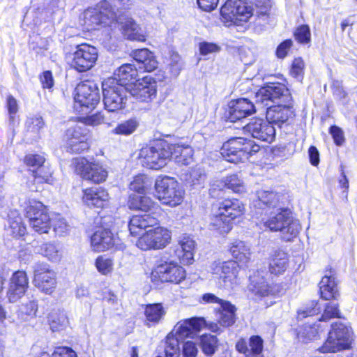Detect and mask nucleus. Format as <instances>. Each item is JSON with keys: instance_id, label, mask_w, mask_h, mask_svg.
Wrapping results in <instances>:
<instances>
[{"instance_id": "nucleus-34", "label": "nucleus", "mask_w": 357, "mask_h": 357, "mask_svg": "<svg viewBox=\"0 0 357 357\" xmlns=\"http://www.w3.org/2000/svg\"><path fill=\"white\" fill-rule=\"evenodd\" d=\"M138 75L137 68L130 63H126L121 66L114 73L115 77L110 79H115L119 84H123V86L130 88V85H133L132 83L135 80Z\"/></svg>"}, {"instance_id": "nucleus-60", "label": "nucleus", "mask_w": 357, "mask_h": 357, "mask_svg": "<svg viewBox=\"0 0 357 357\" xmlns=\"http://www.w3.org/2000/svg\"><path fill=\"white\" fill-rule=\"evenodd\" d=\"M199 50L200 54L206 56L220 52V47L216 43L204 41L199 44Z\"/></svg>"}, {"instance_id": "nucleus-25", "label": "nucleus", "mask_w": 357, "mask_h": 357, "mask_svg": "<svg viewBox=\"0 0 357 357\" xmlns=\"http://www.w3.org/2000/svg\"><path fill=\"white\" fill-rule=\"evenodd\" d=\"M236 307L228 301L222 302L220 307L216 311V320L218 323L207 324V328L212 332L219 333L221 329L219 326L229 327L232 326L236 320Z\"/></svg>"}, {"instance_id": "nucleus-15", "label": "nucleus", "mask_w": 357, "mask_h": 357, "mask_svg": "<svg viewBox=\"0 0 357 357\" xmlns=\"http://www.w3.org/2000/svg\"><path fill=\"white\" fill-rule=\"evenodd\" d=\"M98 56V50L90 45L84 43L76 47L69 56L68 61L71 68L82 73L90 70L96 63Z\"/></svg>"}, {"instance_id": "nucleus-43", "label": "nucleus", "mask_w": 357, "mask_h": 357, "mask_svg": "<svg viewBox=\"0 0 357 357\" xmlns=\"http://www.w3.org/2000/svg\"><path fill=\"white\" fill-rule=\"evenodd\" d=\"M220 183L222 186L231 190L235 193L245 192L244 181L238 174H233L228 175L223 178Z\"/></svg>"}, {"instance_id": "nucleus-36", "label": "nucleus", "mask_w": 357, "mask_h": 357, "mask_svg": "<svg viewBox=\"0 0 357 357\" xmlns=\"http://www.w3.org/2000/svg\"><path fill=\"white\" fill-rule=\"evenodd\" d=\"M121 24L123 33L128 39L141 42L146 40L144 31L132 18H126Z\"/></svg>"}, {"instance_id": "nucleus-17", "label": "nucleus", "mask_w": 357, "mask_h": 357, "mask_svg": "<svg viewBox=\"0 0 357 357\" xmlns=\"http://www.w3.org/2000/svg\"><path fill=\"white\" fill-rule=\"evenodd\" d=\"M256 102L266 107L270 106V102L278 104L289 103L291 96L289 89L282 84L275 83L261 88L256 93Z\"/></svg>"}, {"instance_id": "nucleus-19", "label": "nucleus", "mask_w": 357, "mask_h": 357, "mask_svg": "<svg viewBox=\"0 0 357 357\" xmlns=\"http://www.w3.org/2000/svg\"><path fill=\"white\" fill-rule=\"evenodd\" d=\"M211 269L213 273L219 276L220 285L226 289H233L239 282L238 274L239 265L236 261L214 262Z\"/></svg>"}, {"instance_id": "nucleus-28", "label": "nucleus", "mask_w": 357, "mask_h": 357, "mask_svg": "<svg viewBox=\"0 0 357 357\" xmlns=\"http://www.w3.org/2000/svg\"><path fill=\"white\" fill-rule=\"evenodd\" d=\"M195 249V241L188 236H183L180 238L178 245L174 250V252L181 263L183 264H191L194 261Z\"/></svg>"}, {"instance_id": "nucleus-44", "label": "nucleus", "mask_w": 357, "mask_h": 357, "mask_svg": "<svg viewBox=\"0 0 357 357\" xmlns=\"http://www.w3.org/2000/svg\"><path fill=\"white\" fill-rule=\"evenodd\" d=\"M180 339L169 333L165 340V352L167 357H178L180 355Z\"/></svg>"}, {"instance_id": "nucleus-55", "label": "nucleus", "mask_w": 357, "mask_h": 357, "mask_svg": "<svg viewBox=\"0 0 357 357\" xmlns=\"http://www.w3.org/2000/svg\"><path fill=\"white\" fill-rule=\"evenodd\" d=\"M304 67L303 60L301 58H296L291 64V75L301 82L303 78Z\"/></svg>"}, {"instance_id": "nucleus-62", "label": "nucleus", "mask_w": 357, "mask_h": 357, "mask_svg": "<svg viewBox=\"0 0 357 357\" xmlns=\"http://www.w3.org/2000/svg\"><path fill=\"white\" fill-rule=\"evenodd\" d=\"M54 230L59 235H63L70 229V225L66 220L61 217L57 218L53 223Z\"/></svg>"}, {"instance_id": "nucleus-11", "label": "nucleus", "mask_w": 357, "mask_h": 357, "mask_svg": "<svg viewBox=\"0 0 357 357\" xmlns=\"http://www.w3.org/2000/svg\"><path fill=\"white\" fill-rule=\"evenodd\" d=\"M257 151L250 142L243 138H234L223 144L220 153L225 160L237 163L247 160L252 152Z\"/></svg>"}, {"instance_id": "nucleus-12", "label": "nucleus", "mask_w": 357, "mask_h": 357, "mask_svg": "<svg viewBox=\"0 0 357 357\" xmlns=\"http://www.w3.org/2000/svg\"><path fill=\"white\" fill-rule=\"evenodd\" d=\"M114 218L111 215L104 216L100 222V227L91 237V245L96 252H104L116 244L117 238L111 231Z\"/></svg>"}, {"instance_id": "nucleus-4", "label": "nucleus", "mask_w": 357, "mask_h": 357, "mask_svg": "<svg viewBox=\"0 0 357 357\" xmlns=\"http://www.w3.org/2000/svg\"><path fill=\"white\" fill-rule=\"evenodd\" d=\"M155 196L164 205L176 207L184 199L185 190L180 183L172 177L158 178L155 183Z\"/></svg>"}, {"instance_id": "nucleus-45", "label": "nucleus", "mask_w": 357, "mask_h": 357, "mask_svg": "<svg viewBox=\"0 0 357 357\" xmlns=\"http://www.w3.org/2000/svg\"><path fill=\"white\" fill-rule=\"evenodd\" d=\"M41 253L52 262H59L62 258V251L59 245L47 243L41 246Z\"/></svg>"}, {"instance_id": "nucleus-63", "label": "nucleus", "mask_w": 357, "mask_h": 357, "mask_svg": "<svg viewBox=\"0 0 357 357\" xmlns=\"http://www.w3.org/2000/svg\"><path fill=\"white\" fill-rule=\"evenodd\" d=\"M198 349L196 344L192 341H187L183 346V357H196Z\"/></svg>"}, {"instance_id": "nucleus-18", "label": "nucleus", "mask_w": 357, "mask_h": 357, "mask_svg": "<svg viewBox=\"0 0 357 357\" xmlns=\"http://www.w3.org/2000/svg\"><path fill=\"white\" fill-rule=\"evenodd\" d=\"M33 284L40 291L50 295L56 287V273L46 264H36L33 268Z\"/></svg>"}, {"instance_id": "nucleus-56", "label": "nucleus", "mask_w": 357, "mask_h": 357, "mask_svg": "<svg viewBox=\"0 0 357 357\" xmlns=\"http://www.w3.org/2000/svg\"><path fill=\"white\" fill-rule=\"evenodd\" d=\"M263 340L257 335L252 336L249 340V352L247 355L256 356L261 354Z\"/></svg>"}, {"instance_id": "nucleus-29", "label": "nucleus", "mask_w": 357, "mask_h": 357, "mask_svg": "<svg viewBox=\"0 0 357 357\" xmlns=\"http://www.w3.org/2000/svg\"><path fill=\"white\" fill-rule=\"evenodd\" d=\"M128 204L130 209L150 211L155 216L160 215L162 212L160 206L146 196L131 195L129 197Z\"/></svg>"}, {"instance_id": "nucleus-59", "label": "nucleus", "mask_w": 357, "mask_h": 357, "mask_svg": "<svg viewBox=\"0 0 357 357\" xmlns=\"http://www.w3.org/2000/svg\"><path fill=\"white\" fill-rule=\"evenodd\" d=\"M45 158L38 154H28L24 158V163L33 168V170L38 169L45 163Z\"/></svg>"}, {"instance_id": "nucleus-33", "label": "nucleus", "mask_w": 357, "mask_h": 357, "mask_svg": "<svg viewBox=\"0 0 357 357\" xmlns=\"http://www.w3.org/2000/svg\"><path fill=\"white\" fill-rule=\"evenodd\" d=\"M172 157L180 165H188L192 160L193 150L189 145L178 142L170 144Z\"/></svg>"}, {"instance_id": "nucleus-64", "label": "nucleus", "mask_w": 357, "mask_h": 357, "mask_svg": "<svg viewBox=\"0 0 357 357\" xmlns=\"http://www.w3.org/2000/svg\"><path fill=\"white\" fill-rule=\"evenodd\" d=\"M52 357H77V354L71 348L60 347L55 349Z\"/></svg>"}, {"instance_id": "nucleus-52", "label": "nucleus", "mask_w": 357, "mask_h": 357, "mask_svg": "<svg viewBox=\"0 0 357 357\" xmlns=\"http://www.w3.org/2000/svg\"><path fill=\"white\" fill-rule=\"evenodd\" d=\"M169 71L172 76L177 77L183 67V62L178 53L172 52L168 61Z\"/></svg>"}, {"instance_id": "nucleus-47", "label": "nucleus", "mask_w": 357, "mask_h": 357, "mask_svg": "<svg viewBox=\"0 0 357 357\" xmlns=\"http://www.w3.org/2000/svg\"><path fill=\"white\" fill-rule=\"evenodd\" d=\"M138 125L136 119H130L119 123L112 132L120 135H130L136 130Z\"/></svg>"}, {"instance_id": "nucleus-2", "label": "nucleus", "mask_w": 357, "mask_h": 357, "mask_svg": "<svg viewBox=\"0 0 357 357\" xmlns=\"http://www.w3.org/2000/svg\"><path fill=\"white\" fill-rule=\"evenodd\" d=\"M245 213V206L237 199H225L218 204L216 213L212 218L210 227L220 234L229 233L232 229L233 221Z\"/></svg>"}, {"instance_id": "nucleus-10", "label": "nucleus", "mask_w": 357, "mask_h": 357, "mask_svg": "<svg viewBox=\"0 0 357 357\" xmlns=\"http://www.w3.org/2000/svg\"><path fill=\"white\" fill-rule=\"evenodd\" d=\"M222 21L229 26L240 25L247 22L252 15V9L245 0H227L220 9Z\"/></svg>"}, {"instance_id": "nucleus-6", "label": "nucleus", "mask_w": 357, "mask_h": 357, "mask_svg": "<svg viewBox=\"0 0 357 357\" xmlns=\"http://www.w3.org/2000/svg\"><path fill=\"white\" fill-rule=\"evenodd\" d=\"M103 102L109 112H117L125 108L128 88L119 84L115 79H107L102 84Z\"/></svg>"}, {"instance_id": "nucleus-57", "label": "nucleus", "mask_w": 357, "mask_h": 357, "mask_svg": "<svg viewBox=\"0 0 357 357\" xmlns=\"http://www.w3.org/2000/svg\"><path fill=\"white\" fill-rule=\"evenodd\" d=\"M294 36L296 40L300 43H309L311 38V33L309 26L307 25L300 26L295 31Z\"/></svg>"}, {"instance_id": "nucleus-21", "label": "nucleus", "mask_w": 357, "mask_h": 357, "mask_svg": "<svg viewBox=\"0 0 357 357\" xmlns=\"http://www.w3.org/2000/svg\"><path fill=\"white\" fill-rule=\"evenodd\" d=\"M129 86V93L138 101L149 102L156 97L157 84L151 77H144Z\"/></svg>"}, {"instance_id": "nucleus-32", "label": "nucleus", "mask_w": 357, "mask_h": 357, "mask_svg": "<svg viewBox=\"0 0 357 357\" xmlns=\"http://www.w3.org/2000/svg\"><path fill=\"white\" fill-rule=\"evenodd\" d=\"M157 218L151 216L150 214L134 215L132 217L128 224L130 233L132 236H137L140 234L143 230H146L157 225Z\"/></svg>"}, {"instance_id": "nucleus-58", "label": "nucleus", "mask_w": 357, "mask_h": 357, "mask_svg": "<svg viewBox=\"0 0 357 357\" xmlns=\"http://www.w3.org/2000/svg\"><path fill=\"white\" fill-rule=\"evenodd\" d=\"M6 107L8 112L10 121L14 122L19 109L18 101L13 96L8 95L6 98Z\"/></svg>"}, {"instance_id": "nucleus-8", "label": "nucleus", "mask_w": 357, "mask_h": 357, "mask_svg": "<svg viewBox=\"0 0 357 357\" xmlns=\"http://www.w3.org/2000/svg\"><path fill=\"white\" fill-rule=\"evenodd\" d=\"M351 329L342 323L332 324L327 340L319 348L320 352H337L349 349L351 344Z\"/></svg>"}, {"instance_id": "nucleus-26", "label": "nucleus", "mask_w": 357, "mask_h": 357, "mask_svg": "<svg viewBox=\"0 0 357 357\" xmlns=\"http://www.w3.org/2000/svg\"><path fill=\"white\" fill-rule=\"evenodd\" d=\"M82 201L89 207L104 208L109 204V195L102 188H89L84 190Z\"/></svg>"}, {"instance_id": "nucleus-7", "label": "nucleus", "mask_w": 357, "mask_h": 357, "mask_svg": "<svg viewBox=\"0 0 357 357\" xmlns=\"http://www.w3.org/2000/svg\"><path fill=\"white\" fill-rule=\"evenodd\" d=\"M71 167L83 179L93 183H101L106 181L108 171L100 162L94 160H89L84 157H77L72 160Z\"/></svg>"}, {"instance_id": "nucleus-42", "label": "nucleus", "mask_w": 357, "mask_h": 357, "mask_svg": "<svg viewBox=\"0 0 357 357\" xmlns=\"http://www.w3.org/2000/svg\"><path fill=\"white\" fill-rule=\"evenodd\" d=\"M48 323L52 331H60L67 327L68 319L63 312L53 310L48 315Z\"/></svg>"}, {"instance_id": "nucleus-9", "label": "nucleus", "mask_w": 357, "mask_h": 357, "mask_svg": "<svg viewBox=\"0 0 357 357\" xmlns=\"http://www.w3.org/2000/svg\"><path fill=\"white\" fill-rule=\"evenodd\" d=\"M74 107L79 113L87 114L100 101L99 89L92 82L79 84L75 88Z\"/></svg>"}, {"instance_id": "nucleus-14", "label": "nucleus", "mask_w": 357, "mask_h": 357, "mask_svg": "<svg viewBox=\"0 0 357 357\" xmlns=\"http://www.w3.org/2000/svg\"><path fill=\"white\" fill-rule=\"evenodd\" d=\"M171 240L170 231L162 227H150L137 241L136 245L142 250H160L166 247Z\"/></svg>"}, {"instance_id": "nucleus-54", "label": "nucleus", "mask_w": 357, "mask_h": 357, "mask_svg": "<svg viewBox=\"0 0 357 357\" xmlns=\"http://www.w3.org/2000/svg\"><path fill=\"white\" fill-rule=\"evenodd\" d=\"M259 200L266 205L275 206L279 200L278 194L273 191L260 190L257 192Z\"/></svg>"}, {"instance_id": "nucleus-50", "label": "nucleus", "mask_w": 357, "mask_h": 357, "mask_svg": "<svg viewBox=\"0 0 357 357\" xmlns=\"http://www.w3.org/2000/svg\"><path fill=\"white\" fill-rule=\"evenodd\" d=\"M38 311V303L36 300H31L28 303L23 304L18 313L19 317L24 321L28 320L36 316Z\"/></svg>"}, {"instance_id": "nucleus-5", "label": "nucleus", "mask_w": 357, "mask_h": 357, "mask_svg": "<svg viewBox=\"0 0 357 357\" xmlns=\"http://www.w3.org/2000/svg\"><path fill=\"white\" fill-rule=\"evenodd\" d=\"M24 212L30 227L39 234H47L52 222L48 209L41 202L29 199L24 202Z\"/></svg>"}, {"instance_id": "nucleus-23", "label": "nucleus", "mask_w": 357, "mask_h": 357, "mask_svg": "<svg viewBox=\"0 0 357 357\" xmlns=\"http://www.w3.org/2000/svg\"><path fill=\"white\" fill-rule=\"evenodd\" d=\"M29 287L27 274L23 271H17L13 273L6 291V297L9 303H15L26 293Z\"/></svg>"}, {"instance_id": "nucleus-22", "label": "nucleus", "mask_w": 357, "mask_h": 357, "mask_svg": "<svg viewBox=\"0 0 357 357\" xmlns=\"http://www.w3.org/2000/svg\"><path fill=\"white\" fill-rule=\"evenodd\" d=\"M244 130L252 137L267 143L273 142L275 137V129L268 120L253 119L244 127Z\"/></svg>"}, {"instance_id": "nucleus-31", "label": "nucleus", "mask_w": 357, "mask_h": 357, "mask_svg": "<svg viewBox=\"0 0 357 357\" xmlns=\"http://www.w3.org/2000/svg\"><path fill=\"white\" fill-rule=\"evenodd\" d=\"M229 252L235 259L236 263L243 266H247L251 261L252 252L250 245L247 243L240 241H234L229 247Z\"/></svg>"}, {"instance_id": "nucleus-37", "label": "nucleus", "mask_w": 357, "mask_h": 357, "mask_svg": "<svg viewBox=\"0 0 357 357\" xmlns=\"http://www.w3.org/2000/svg\"><path fill=\"white\" fill-rule=\"evenodd\" d=\"M133 58L142 65L140 68H143L147 72H152L158 67V61L153 53L148 49L135 50L133 52Z\"/></svg>"}, {"instance_id": "nucleus-41", "label": "nucleus", "mask_w": 357, "mask_h": 357, "mask_svg": "<svg viewBox=\"0 0 357 357\" xmlns=\"http://www.w3.org/2000/svg\"><path fill=\"white\" fill-rule=\"evenodd\" d=\"M321 320L312 326H305L303 328H301L298 332V336L303 341L315 340L319 336V333H322L326 325L322 324Z\"/></svg>"}, {"instance_id": "nucleus-49", "label": "nucleus", "mask_w": 357, "mask_h": 357, "mask_svg": "<svg viewBox=\"0 0 357 357\" xmlns=\"http://www.w3.org/2000/svg\"><path fill=\"white\" fill-rule=\"evenodd\" d=\"M200 346L202 351L207 356L213 355L217 347L216 337L212 335H203L200 337Z\"/></svg>"}, {"instance_id": "nucleus-38", "label": "nucleus", "mask_w": 357, "mask_h": 357, "mask_svg": "<svg viewBox=\"0 0 357 357\" xmlns=\"http://www.w3.org/2000/svg\"><path fill=\"white\" fill-rule=\"evenodd\" d=\"M166 311L161 303L146 305L144 309L145 323L148 326L159 324L164 318Z\"/></svg>"}, {"instance_id": "nucleus-61", "label": "nucleus", "mask_w": 357, "mask_h": 357, "mask_svg": "<svg viewBox=\"0 0 357 357\" xmlns=\"http://www.w3.org/2000/svg\"><path fill=\"white\" fill-rule=\"evenodd\" d=\"M205 179V175L200 169H192L188 178V183L191 185H199Z\"/></svg>"}, {"instance_id": "nucleus-27", "label": "nucleus", "mask_w": 357, "mask_h": 357, "mask_svg": "<svg viewBox=\"0 0 357 357\" xmlns=\"http://www.w3.org/2000/svg\"><path fill=\"white\" fill-rule=\"evenodd\" d=\"M255 112V106L247 98H240L231 101L228 119L231 122L244 119Z\"/></svg>"}, {"instance_id": "nucleus-40", "label": "nucleus", "mask_w": 357, "mask_h": 357, "mask_svg": "<svg viewBox=\"0 0 357 357\" xmlns=\"http://www.w3.org/2000/svg\"><path fill=\"white\" fill-rule=\"evenodd\" d=\"M289 266L287 255L284 252H276L269 261V272L274 275L283 274Z\"/></svg>"}, {"instance_id": "nucleus-48", "label": "nucleus", "mask_w": 357, "mask_h": 357, "mask_svg": "<svg viewBox=\"0 0 357 357\" xmlns=\"http://www.w3.org/2000/svg\"><path fill=\"white\" fill-rule=\"evenodd\" d=\"M151 186V181L144 175L136 176L130 184V190L138 193L145 192L150 189Z\"/></svg>"}, {"instance_id": "nucleus-20", "label": "nucleus", "mask_w": 357, "mask_h": 357, "mask_svg": "<svg viewBox=\"0 0 357 357\" xmlns=\"http://www.w3.org/2000/svg\"><path fill=\"white\" fill-rule=\"evenodd\" d=\"M64 140L67 150L72 153H79L89 148L88 130L85 127L75 126L69 128Z\"/></svg>"}, {"instance_id": "nucleus-13", "label": "nucleus", "mask_w": 357, "mask_h": 357, "mask_svg": "<svg viewBox=\"0 0 357 357\" xmlns=\"http://www.w3.org/2000/svg\"><path fill=\"white\" fill-rule=\"evenodd\" d=\"M151 275L162 282L178 284L185 278V271L176 261L163 257L158 261Z\"/></svg>"}, {"instance_id": "nucleus-53", "label": "nucleus", "mask_w": 357, "mask_h": 357, "mask_svg": "<svg viewBox=\"0 0 357 357\" xmlns=\"http://www.w3.org/2000/svg\"><path fill=\"white\" fill-rule=\"evenodd\" d=\"M335 317H340L338 305L335 303H328L326 305L324 314L319 320H321V322H324L326 324L329 319Z\"/></svg>"}, {"instance_id": "nucleus-30", "label": "nucleus", "mask_w": 357, "mask_h": 357, "mask_svg": "<svg viewBox=\"0 0 357 357\" xmlns=\"http://www.w3.org/2000/svg\"><path fill=\"white\" fill-rule=\"evenodd\" d=\"M284 104L268 106L266 119L271 123L280 125L292 118L294 116L292 108Z\"/></svg>"}, {"instance_id": "nucleus-46", "label": "nucleus", "mask_w": 357, "mask_h": 357, "mask_svg": "<svg viewBox=\"0 0 357 357\" xmlns=\"http://www.w3.org/2000/svg\"><path fill=\"white\" fill-rule=\"evenodd\" d=\"M114 260L105 255L98 256L95 261V266L97 271L103 275H107L114 270Z\"/></svg>"}, {"instance_id": "nucleus-1", "label": "nucleus", "mask_w": 357, "mask_h": 357, "mask_svg": "<svg viewBox=\"0 0 357 357\" xmlns=\"http://www.w3.org/2000/svg\"><path fill=\"white\" fill-rule=\"evenodd\" d=\"M262 224L271 231H280L281 238L284 241H293L301 229L299 220L294 218L287 209L271 211L266 218L262 219Z\"/></svg>"}, {"instance_id": "nucleus-39", "label": "nucleus", "mask_w": 357, "mask_h": 357, "mask_svg": "<svg viewBox=\"0 0 357 357\" xmlns=\"http://www.w3.org/2000/svg\"><path fill=\"white\" fill-rule=\"evenodd\" d=\"M319 290L321 298L325 300L337 299L339 296L337 282L333 275H324L320 283Z\"/></svg>"}, {"instance_id": "nucleus-3", "label": "nucleus", "mask_w": 357, "mask_h": 357, "mask_svg": "<svg viewBox=\"0 0 357 357\" xmlns=\"http://www.w3.org/2000/svg\"><path fill=\"white\" fill-rule=\"evenodd\" d=\"M169 147L170 144L166 141H155L142 147L138 155L140 163L149 169H161L172 157Z\"/></svg>"}, {"instance_id": "nucleus-16", "label": "nucleus", "mask_w": 357, "mask_h": 357, "mask_svg": "<svg viewBox=\"0 0 357 357\" xmlns=\"http://www.w3.org/2000/svg\"><path fill=\"white\" fill-rule=\"evenodd\" d=\"M116 17L114 8L107 1H102L96 8L86 10L82 14V26L88 31L96 29L101 24L106 23L105 20Z\"/></svg>"}, {"instance_id": "nucleus-24", "label": "nucleus", "mask_w": 357, "mask_h": 357, "mask_svg": "<svg viewBox=\"0 0 357 357\" xmlns=\"http://www.w3.org/2000/svg\"><path fill=\"white\" fill-rule=\"evenodd\" d=\"M204 328H207V323L203 317H192L178 322L171 333L183 341L185 337H192Z\"/></svg>"}, {"instance_id": "nucleus-35", "label": "nucleus", "mask_w": 357, "mask_h": 357, "mask_svg": "<svg viewBox=\"0 0 357 357\" xmlns=\"http://www.w3.org/2000/svg\"><path fill=\"white\" fill-rule=\"evenodd\" d=\"M7 233L14 238H19L26 234V227L22 218L17 211H12L8 214Z\"/></svg>"}, {"instance_id": "nucleus-51", "label": "nucleus", "mask_w": 357, "mask_h": 357, "mask_svg": "<svg viewBox=\"0 0 357 357\" xmlns=\"http://www.w3.org/2000/svg\"><path fill=\"white\" fill-rule=\"evenodd\" d=\"M32 172L34 181L37 183H52L53 178L52 176V172L49 167L43 165L38 169L32 170Z\"/></svg>"}]
</instances>
